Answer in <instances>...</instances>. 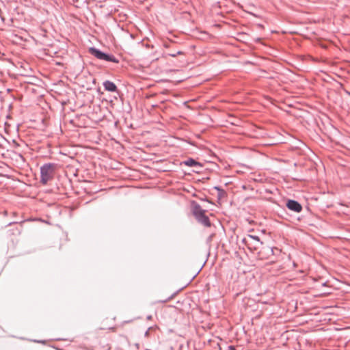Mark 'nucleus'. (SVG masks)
<instances>
[{
    "label": "nucleus",
    "instance_id": "f257e3e1",
    "mask_svg": "<svg viewBox=\"0 0 350 350\" xmlns=\"http://www.w3.org/2000/svg\"><path fill=\"white\" fill-rule=\"evenodd\" d=\"M55 167L53 164H46L40 169L41 179L40 181L42 184L46 185L51 180L54 175Z\"/></svg>",
    "mask_w": 350,
    "mask_h": 350
},
{
    "label": "nucleus",
    "instance_id": "f03ea898",
    "mask_svg": "<svg viewBox=\"0 0 350 350\" xmlns=\"http://www.w3.org/2000/svg\"><path fill=\"white\" fill-rule=\"evenodd\" d=\"M89 51L92 55H93L99 59H103L108 62H113L116 63L118 62V61L114 57L107 55L95 48H90L89 49Z\"/></svg>",
    "mask_w": 350,
    "mask_h": 350
},
{
    "label": "nucleus",
    "instance_id": "7ed1b4c3",
    "mask_svg": "<svg viewBox=\"0 0 350 350\" xmlns=\"http://www.w3.org/2000/svg\"><path fill=\"white\" fill-rule=\"evenodd\" d=\"M191 211L193 215L196 217H201L202 219H208V216L204 215L205 211L202 209V208L197 203L193 202L191 205Z\"/></svg>",
    "mask_w": 350,
    "mask_h": 350
},
{
    "label": "nucleus",
    "instance_id": "20e7f679",
    "mask_svg": "<svg viewBox=\"0 0 350 350\" xmlns=\"http://www.w3.org/2000/svg\"><path fill=\"white\" fill-rule=\"evenodd\" d=\"M286 206L291 211L295 212H300L302 209V207L299 203L297 201L290 200L286 203Z\"/></svg>",
    "mask_w": 350,
    "mask_h": 350
},
{
    "label": "nucleus",
    "instance_id": "39448f33",
    "mask_svg": "<svg viewBox=\"0 0 350 350\" xmlns=\"http://www.w3.org/2000/svg\"><path fill=\"white\" fill-rule=\"evenodd\" d=\"M103 85L107 91L116 92L117 90L116 85L111 81H106L104 82Z\"/></svg>",
    "mask_w": 350,
    "mask_h": 350
},
{
    "label": "nucleus",
    "instance_id": "423d86ee",
    "mask_svg": "<svg viewBox=\"0 0 350 350\" xmlns=\"http://www.w3.org/2000/svg\"><path fill=\"white\" fill-rule=\"evenodd\" d=\"M197 164V162L193 159H190L186 162V165L189 166H193Z\"/></svg>",
    "mask_w": 350,
    "mask_h": 350
},
{
    "label": "nucleus",
    "instance_id": "0eeeda50",
    "mask_svg": "<svg viewBox=\"0 0 350 350\" xmlns=\"http://www.w3.org/2000/svg\"><path fill=\"white\" fill-rule=\"evenodd\" d=\"M202 221L203 222L204 225L206 226H211L210 220H202Z\"/></svg>",
    "mask_w": 350,
    "mask_h": 350
},
{
    "label": "nucleus",
    "instance_id": "6e6552de",
    "mask_svg": "<svg viewBox=\"0 0 350 350\" xmlns=\"http://www.w3.org/2000/svg\"><path fill=\"white\" fill-rule=\"evenodd\" d=\"M100 329H113V327H110V326H106L105 325H103L102 326L100 327Z\"/></svg>",
    "mask_w": 350,
    "mask_h": 350
},
{
    "label": "nucleus",
    "instance_id": "1a4fd4ad",
    "mask_svg": "<svg viewBox=\"0 0 350 350\" xmlns=\"http://www.w3.org/2000/svg\"><path fill=\"white\" fill-rule=\"evenodd\" d=\"M229 348H230V350H235L233 347H230Z\"/></svg>",
    "mask_w": 350,
    "mask_h": 350
},
{
    "label": "nucleus",
    "instance_id": "9d476101",
    "mask_svg": "<svg viewBox=\"0 0 350 350\" xmlns=\"http://www.w3.org/2000/svg\"><path fill=\"white\" fill-rule=\"evenodd\" d=\"M209 216H211V217H215V215H214L213 214H212V213H211V214H210V215H209Z\"/></svg>",
    "mask_w": 350,
    "mask_h": 350
},
{
    "label": "nucleus",
    "instance_id": "9b49d317",
    "mask_svg": "<svg viewBox=\"0 0 350 350\" xmlns=\"http://www.w3.org/2000/svg\"><path fill=\"white\" fill-rule=\"evenodd\" d=\"M6 214H7V212H6V211H4V212H3V215H6Z\"/></svg>",
    "mask_w": 350,
    "mask_h": 350
}]
</instances>
